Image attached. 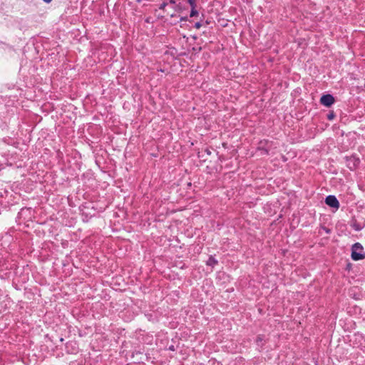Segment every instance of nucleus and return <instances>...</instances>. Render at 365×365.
<instances>
[{
    "mask_svg": "<svg viewBox=\"0 0 365 365\" xmlns=\"http://www.w3.org/2000/svg\"><path fill=\"white\" fill-rule=\"evenodd\" d=\"M363 246L359 242L354 243L351 247V259L359 261L365 258Z\"/></svg>",
    "mask_w": 365,
    "mask_h": 365,
    "instance_id": "f257e3e1",
    "label": "nucleus"
},
{
    "mask_svg": "<svg viewBox=\"0 0 365 365\" xmlns=\"http://www.w3.org/2000/svg\"><path fill=\"white\" fill-rule=\"evenodd\" d=\"M325 202L331 207L338 209L339 207V202L334 195H328L325 199Z\"/></svg>",
    "mask_w": 365,
    "mask_h": 365,
    "instance_id": "f03ea898",
    "label": "nucleus"
},
{
    "mask_svg": "<svg viewBox=\"0 0 365 365\" xmlns=\"http://www.w3.org/2000/svg\"><path fill=\"white\" fill-rule=\"evenodd\" d=\"M320 103L326 107H330L334 103V98L331 94H325L321 97Z\"/></svg>",
    "mask_w": 365,
    "mask_h": 365,
    "instance_id": "7ed1b4c3",
    "label": "nucleus"
},
{
    "mask_svg": "<svg viewBox=\"0 0 365 365\" xmlns=\"http://www.w3.org/2000/svg\"><path fill=\"white\" fill-rule=\"evenodd\" d=\"M359 163V159L354 156H351L347 158V166L351 170L356 169Z\"/></svg>",
    "mask_w": 365,
    "mask_h": 365,
    "instance_id": "20e7f679",
    "label": "nucleus"
},
{
    "mask_svg": "<svg viewBox=\"0 0 365 365\" xmlns=\"http://www.w3.org/2000/svg\"><path fill=\"white\" fill-rule=\"evenodd\" d=\"M196 6H197L196 4H193L192 6H190V7H191V11H190V17H193V16L198 15V11L196 9Z\"/></svg>",
    "mask_w": 365,
    "mask_h": 365,
    "instance_id": "39448f33",
    "label": "nucleus"
},
{
    "mask_svg": "<svg viewBox=\"0 0 365 365\" xmlns=\"http://www.w3.org/2000/svg\"><path fill=\"white\" fill-rule=\"evenodd\" d=\"M207 264L210 266H214L217 264V260L215 259L214 257H210L208 259Z\"/></svg>",
    "mask_w": 365,
    "mask_h": 365,
    "instance_id": "423d86ee",
    "label": "nucleus"
},
{
    "mask_svg": "<svg viewBox=\"0 0 365 365\" xmlns=\"http://www.w3.org/2000/svg\"><path fill=\"white\" fill-rule=\"evenodd\" d=\"M334 118H335V114H334V112H330V113L327 115V118H328L329 120H333Z\"/></svg>",
    "mask_w": 365,
    "mask_h": 365,
    "instance_id": "0eeeda50",
    "label": "nucleus"
},
{
    "mask_svg": "<svg viewBox=\"0 0 365 365\" xmlns=\"http://www.w3.org/2000/svg\"><path fill=\"white\" fill-rule=\"evenodd\" d=\"M353 227L356 231H359V230H361L362 229V227L360 225H354Z\"/></svg>",
    "mask_w": 365,
    "mask_h": 365,
    "instance_id": "6e6552de",
    "label": "nucleus"
},
{
    "mask_svg": "<svg viewBox=\"0 0 365 365\" xmlns=\"http://www.w3.org/2000/svg\"><path fill=\"white\" fill-rule=\"evenodd\" d=\"M167 5H168V4L166 2H163V4H160V9H164Z\"/></svg>",
    "mask_w": 365,
    "mask_h": 365,
    "instance_id": "1a4fd4ad",
    "label": "nucleus"
},
{
    "mask_svg": "<svg viewBox=\"0 0 365 365\" xmlns=\"http://www.w3.org/2000/svg\"><path fill=\"white\" fill-rule=\"evenodd\" d=\"M188 4L190 6H192L193 4H196L195 0H187Z\"/></svg>",
    "mask_w": 365,
    "mask_h": 365,
    "instance_id": "9d476101",
    "label": "nucleus"
},
{
    "mask_svg": "<svg viewBox=\"0 0 365 365\" xmlns=\"http://www.w3.org/2000/svg\"><path fill=\"white\" fill-rule=\"evenodd\" d=\"M201 26H202V24H201V23H200V22H197V23H195V28H196V29H200V28L201 27Z\"/></svg>",
    "mask_w": 365,
    "mask_h": 365,
    "instance_id": "9b49d317",
    "label": "nucleus"
},
{
    "mask_svg": "<svg viewBox=\"0 0 365 365\" xmlns=\"http://www.w3.org/2000/svg\"><path fill=\"white\" fill-rule=\"evenodd\" d=\"M262 341V337L259 335L257 337V343L259 344V342Z\"/></svg>",
    "mask_w": 365,
    "mask_h": 365,
    "instance_id": "f8f14e48",
    "label": "nucleus"
},
{
    "mask_svg": "<svg viewBox=\"0 0 365 365\" xmlns=\"http://www.w3.org/2000/svg\"><path fill=\"white\" fill-rule=\"evenodd\" d=\"M187 20V16L181 17L180 18V21H186Z\"/></svg>",
    "mask_w": 365,
    "mask_h": 365,
    "instance_id": "ddd939ff",
    "label": "nucleus"
},
{
    "mask_svg": "<svg viewBox=\"0 0 365 365\" xmlns=\"http://www.w3.org/2000/svg\"><path fill=\"white\" fill-rule=\"evenodd\" d=\"M180 9H181V6H180V4L176 5V6H175V10H180Z\"/></svg>",
    "mask_w": 365,
    "mask_h": 365,
    "instance_id": "4468645a",
    "label": "nucleus"
},
{
    "mask_svg": "<svg viewBox=\"0 0 365 365\" xmlns=\"http://www.w3.org/2000/svg\"><path fill=\"white\" fill-rule=\"evenodd\" d=\"M324 230H325V232L327 233H330V230L329 229L324 227Z\"/></svg>",
    "mask_w": 365,
    "mask_h": 365,
    "instance_id": "2eb2a0df",
    "label": "nucleus"
},
{
    "mask_svg": "<svg viewBox=\"0 0 365 365\" xmlns=\"http://www.w3.org/2000/svg\"><path fill=\"white\" fill-rule=\"evenodd\" d=\"M169 2L172 4H175V0H169Z\"/></svg>",
    "mask_w": 365,
    "mask_h": 365,
    "instance_id": "dca6fc26",
    "label": "nucleus"
},
{
    "mask_svg": "<svg viewBox=\"0 0 365 365\" xmlns=\"http://www.w3.org/2000/svg\"><path fill=\"white\" fill-rule=\"evenodd\" d=\"M45 3H50L52 0H43Z\"/></svg>",
    "mask_w": 365,
    "mask_h": 365,
    "instance_id": "f3484780",
    "label": "nucleus"
},
{
    "mask_svg": "<svg viewBox=\"0 0 365 365\" xmlns=\"http://www.w3.org/2000/svg\"><path fill=\"white\" fill-rule=\"evenodd\" d=\"M170 349L173 350V346H170Z\"/></svg>",
    "mask_w": 365,
    "mask_h": 365,
    "instance_id": "a211bd4d",
    "label": "nucleus"
},
{
    "mask_svg": "<svg viewBox=\"0 0 365 365\" xmlns=\"http://www.w3.org/2000/svg\"><path fill=\"white\" fill-rule=\"evenodd\" d=\"M364 87H365V83H364Z\"/></svg>",
    "mask_w": 365,
    "mask_h": 365,
    "instance_id": "6ab92c4d",
    "label": "nucleus"
}]
</instances>
